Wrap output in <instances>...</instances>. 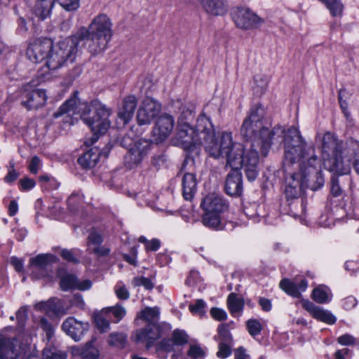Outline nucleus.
I'll use <instances>...</instances> for the list:
<instances>
[{
    "instance_id": "nucleus-19",
    "label": "nucleus",
    "mask_w": 359,
    "mask_h": 359,
    "mask_svg": "<svg viewBox=\"0 0 359 359\" xmlns=\"http://www.w3.org/2000/svg\"><path fill=\"white\" fill-rule=\"evenodd\" d=\"M205 212L222 213L226 208L222 196L217 193L208 194L201 204Z\"/></svg>"
},
{
    "instance_id": "nucleus-38",
    "label": "nucleus",
    "mask_w": 359,
    "mask_h": 359,
    "mask_svg": "<svg viewBox=\"0 0 359 359\" xmlns=\"http://www.w3.org/2000/svg\"><path fill=\"white\" fill-rule=\"evenodd\" d=\"M102 242H103V237L101 234H100L95 231L90 232L88 237V243H87L88 250H91L92 248L95 246L101 245V243Z\"/></svg>"
},
{
    "instance_id": "nucleus-45",
    "label": "nucleus",
    "mask_w": 359,
    "mask_h": 359,
    "mask_svg": "<svg viewBox=\"0 0 359 359\" xmlns=\"http://www.w3.org/2000/svg\"><path fill=\"white\" fill-rule=\"evenodd\" d=\"M114 292L119 299L126 300L130 297V293L123 283H118L114 287Z\"/></svg>"
},
{
    "instance_id": "nucleus-2",
    "label": "nucleus",
    "mask_w": 359,
    "mask_h": 359,
    "mask_svg": "<svg viewBox=\"0 0 359 359\" xmlns=\"http://www.w3.org/2000/svg\"><path fill=\"white\" fill-rule=\"evenodd\" d=\"M230 134L222 133L220 138L215 137L213 124L205 114H201L195 126L190 124L177 125L176 143L186 150L204 144L209 154L219 158L223 157V152L231 143Z\"/></svg>"
},
{
    "instance_id": "nucleus-30",
    "label": "nucleus",
    "mask_w": 359,
    "mask_h": 359,
    "mask_svg": "<svg viewBox=\"0 0 359 359\" xmlns=\"http://www.w3.org/2000/svg\"><path fill=\"white\" fill-rule=\"evenodd\" d=\"M228 308L231 314L240 313L243 311L244 307L243 299L233 292L230 293L227 298Z\"/></svg>"
},
{
    "instance_id": "nucleus-36",
    "label": "nucleus",
    "mask_w": 359,
    "mask_h": 359,
    "mask_svg": "<svg viewBox=\"0 0 359 359\" xmlns=\"http://www.w3.org/2000/svg\"><path fill=\"white\" fill-rule=\"evenodd\" d=\"M77 283V278L72 274H65L60 278V287L64 291L74 290Z\"/></svg>"
},
{
    "instance_id": "nucleus-46",
    "label": "nucleus",
    "mask_w": 359,
    "mask_h": 359,
    "mask_svg": "<svg viewBox=\"0 0 359 359\" xmlns=\"http://www.w3.org/2000/svg\"><path fill=\"white\" fill-rule=\"evenodd\" d=\"M218 334L220 339L222 341V342H224L228 344H231L232 337L226 325H220L218 327Z\"/></svg>"
},
{
    "instance_id": "nucleus-28",
    "label": "nucleus",
    "mask_w": 359,
    "mask_h": 359,
    "mask_svg": "<svg viewBox=\"0 0 359 359\" xmlns=\"http://www.w3.org/2000/svg\"><path fill=\"white\" fill-rule=\"evenodd\" d=\"M56 261L57 257L53 255L41 254L31 258L29 263L32 266H34L39 270H42L46 269L49 264L54 263Z\"/></svg>"
},
{
    "instance_id": "nucleus-16",
    "label": "nucleus",
    "mask_w": 359,
    "mask_h": 359,
    "mask_svg": "<svg viewBox=\"0 0 359 359\" xmlns=\"http://www.w3.org/2000/svg\"><path fill=\"white\" fill-rule=\"evenodd\" d=\"M301 304L302 307L317 320L329 325L335 323L337 318L330 311L317 306L313 302L307 299H302Z\"/></svg>"
},
{
    "instance_id": "nucleus-47",
    "label": "nucleus",
    "mask_w": 359,
    "mask_h": 359,
    "mask_svg": "<svg viewBox=\"0 0 359 359\" xmlns=\"http://www.w3.org/2000/svg\"><path fill=\"white\" fill-rule=\"evenodd\" d=\"M39 325L40 327L46 332L47 338L50 339L54 334L53 325L45 318H41L39 320Z\"/></svg>"
},
{
    "instance_id": "nucleus-15",
    "label": "nucleus",
    "mask_w": 359,
    "mask_h": 359,
    "mask_svg": "<svg viewBox=\"0 0 359 359\" xmlns=\"http://www.w3.org/2000/svg\"><path fill=\"white\" fill-rule=\"evenodd\" d=\"M164 327H166V325H160L159 323L147 324L144 329L137 331V340L147 341V346L149 347L155 340L163 335Z\"/></svg>"
},
{
    "instance_id": "nucleus-62",
    "label": "nucleus",
    "mask_w": 359,
    "mask_h": 359,
    "mask_svg": "<svg viewBox=\"0 0 359 359\" xmlns=\"http://www.w3.org/2000/svg\"><path fill=\"white\" fill-rule=\"evenodd\" d=\"M331 191L334 196H337L341 194V189L339 185L337 177H332L331 180Z\"/></svg>"
},
{
    "instance_id": "nucleus-50",
    "label": "nucleus",
    "mask_w": 359,
    "mask_h": 359,
    "mask_svg": "<svg viewBox=\"0 0 359 359\" xmlns=\"http://www.w3.org/2000/svg\"><path fill=\"white\" fill-rule=\"evenodd\" d=\"M62 7L67 11H74L79 6L80 0H57Z\"/></svg>"
},
{
    "instance_id": "nucleus-34",
    "label": "nucleus",
    "mask_w": 359,
    "mask_h": 359,
    "mask_svg": "<svg viewBox=\"0 0 359 359\" xmlns=\"http://www.w3.org/2000/svg\"><path fill=\"white\" fill-rule=\"evenodd\" d=\"M269 77L263 74H257L254 77V88L257 93H263L269 83Z\"/></svg>"
},
{
    "instance_id": "nucleus-33",
    "label": "nucleus",
    "mask_w": 359,
    "mask_h": 359,
    "mask_svg": "<svg viewBox=\"0 0 359 359\" xmlns=\"http://www.w3.org/2000/svg\"><path fill=\"white\" fill-rule=\"evenodd\" d=\"M66 353L55 346L46 347L43 351L42 359H66Z\"/></svg>"
},
{
    "instance_id": "nucleus-21",
    "label": "nucleus",
    "mask_w": 359,
    "mask_h": 359,
    "mask_svg": "<svg viewBox=\"0 0 359 359\" xmlns=\"http://www.w3.org/2000/svg\"><path fill=\"white\" fill-rule=\"evenodd\" d=\"M93 344V341H90L83 346H72L71 347V353L74 357H80L83 359H98L99 350Z\"/></svg>"
},
{
    "instance_id": "nucleus-49",
    "label": "nucleus",
    "mask_w": 359,
    "mask_h": 359,
    "mask_svg": "<svg viewBox=\"0 0 359 359\" xmlns=\"http://www.w3.org/2000/svg\"><path fill=\"white\" fill-rule=\"evenodd\" d=\"M34 309L41 311L48 312L49 311L55 309L54 306V300H48L47 302H40L34 305Z\"/></svg>"
},
{
    "instance_id": "nucleus-29",
    "label": "nucleus",
    "mask_w": 359,
    "mask_h": 359,
    "mask_svg": "<svg viewBox=\"0 0 359 359\" xmlns=\"http://www.w3.org/2000/svg\"><path fill=\"white\" fill-rule=\"evenodd\" d=\"M220 215V212H205L202 219L203 225L213 229H221L222 226Z\"/></svg>"
},
{
    "instance_id": "nucleus-27",
    "label": "nucleus",
    "mask_w": 359,
    "mask_h": 359,
    "mask_svg": "<svg viewBox=\"0 0 359 359\" xmlns=\"http://www.w3.org/2000/svg\"><path fill=\"white\" fill-rule=\"evenodd\" d=\"M332 298L330 289L323 285L314 288L312 292V299L318 304L329 303Z\"/></svg>"
},
{
    "instance_id": "nucleus-40",
    "label": "nucleus",
    "mask_w": 359,
    "mask_h": 359,
    "mask_svg": "<svg viewBox=\"0 0 359 359\" xmlns=\"http://www.w3.org/2000/svg\"><path fill=\"white\" fill-rule=\"evenodd\" d=\"M187 354L192 359H203L205 356V351L199 345L191 344Z\"/></svg>"
},
{
    "instance_id": "nucleus-35",
    "label": "nucleus",
    "mask_w": 359,
    "mask_h": 359,
    "mask_svg": "<svg viewBox=\"0 0 359 359\" xmlns=\"http://www.w3.org/2000/svg\"><path fill=\"white\" fill-rule=\"evenodd\" d=\"M109 318L103 310L95 316L96 326L101 332H105L109 329Z\"/></svg>"
},
{
    "instance_id": "nucleus-10",
    "label": "nucleus",
    "mask_w": 359,
    "mask_h": 359,
    "mask_svg": "<svg viewBox=\"0 0 359 359\" xmlns=\"http://www.w3.org/2000/svg\"><path fill=\"white\" fill-rule=\"evenodd\" d=\"M150 149V143L144 139L136 140L125 156L126 166L132 169L138 166Z\"/></svg>"
},
{
    "instance_id": "nucleus-51",
    "label": "nucleus",
    "mask_w": 359,
    "mask_h": 359,
    "mask_svg": "<svg viewBox=\"0 0 359 359\" xmlns=\"http://www.w3.org/2000/svg\"><path fill=\"white\" fill-rule=\"evenodd\" d=\"M231 354L230 345L224 342L219 344V350L217 353V356L219 358H226Z\"/></svg>"
},
{
    "instance_id": "nucleus-55",
    "label": "nucleus",
    "mask_w": 359,
    "mask_h": 359,
    "mask_svg": "<svg viewBox=\"0 0 359 359\" xmlns=\"http://www.w3.org/2000/svg\"><path fill=\"white\" fill-rule=\"evenodd\" d=\"M20 184L21 190L27 191L34 188L36 183L34 180L26 177L20 180Z\"/></svg>"
},
{
    "instance_id": "nucleus-37",
    "label": "nucleus",
    "mask_w": 359,
    "mask_h": 359,
    "mask_svg": "<svg viewBox=\"0 0 359 359\" xmlns=\"http://www.w3.org/2000/svg\"><path fill=\"white\" fill-rule=\"evenodd\" d=\"M172 341L175 345H184L188 342V335L184 330L177 329L172 332Z\"/></svg>"
},
{
    "instance_id": "nucleus-56",
    "label": "nucleus",
    "mask_w": 359,
    "mask_h": 359,
    "mask_svg": "<svg viewBox=\"0 0 359 359\" xmlns=\"http://www.w3.org/2000/svg\"><path fill=\"white\" fill-rule=\"evenodd\" d=\"M90 251L99 257L107 256L110 252L108 248L101 245L93 247Z\"/></svg>"
},
{
    "instance_id": "nucleus-26",
    "label": "nucleus",
    "mask_w": 359,
    "mask_h": 359,
    "mask_svg": "<svg viewBox=\"0 0 359 359\" xmlns=\"http://www.w3.org/2000/svg\"><path fill=\"white\" fill-rule=\"evenodd\" d=\"M53 5V0H37L33 13L39 20H43L49 17Z\"/></svg>"
},
{
    "instance_id": "nucleus-43",
    "label": "nucleus",
    "mask_w": 359,
    "mask_h": 359,
    "mask_svg": "<svg viewBox=\"0 0 359 359\" xmlns=\"http://www.w3.org/2000/svg\"><path fill=\"white\" fill-rule=\"evenodd\" d=\"M126 336L123 333H111L109 335L108 342L110 345L123 346L126 342Z\"/></svg>"
},
{
    "instance_id": "nucleus-39",
    "label": "nucleus",
    "mask_w": 359,
    "mask_h": 359,
    "mask_svg": "<svg viewBox=\"0 0 359 359\" xmlns=\"http://www.w3.org/2000/svg\"><path fill=\"white\" fill-rule=\"evenodd\" d=\"M194 116V110L189 107H184L178 119L177 125L189 124V121L193 119Z\"/></svg>"
},
{
    "instance_id": "nucleus-53",
    "label": "nucleus",
    "mask_w": 359,
    "mask_h": 359,
    "mask_svg": "<svg viewBox=\"0 0 359 359\" xmlns=\"http://www.w3.org/2000/svg\"><path fill=\"white\" fill-rule=\"evenodd\" d=\"M27 306H24L19 309L16 313V318L20 327L24 325L25 321L27 318Z\"/></svg>"
},
{
    "instance_id": "nucleus-57",
    "label": "nucleus",
    "mask_w": 359,
    "mask_h": 359,
    "mask_svg": "<svg viewBox=\"0 0 359 359\" xmlns=\"http://www.w3.org/2000/svg\"><path fill=\"white\" fill-rule=\"evenodd\" d=\"M41 167V161L39 157L34 156L32 158L29 170L33 174H36Z\"/></svg>"
},
{
    "instance_id": "nucleus-5",
    "label": "nucleus",
    "mask_w": 359,
    "mask_h": 359,
    "mask_svg": "<svg viewBox=\"0 0 359 359\" xmlns=\"http://www.w3.org/2000/svg\"><path fill=\"white\" fill-rule=\"evenodd\" d=\"M111 114V109L98 101H92L89 104L81 102L78 93H75L59 108L54 116L57 118L65 114L68 116L79 114L83 121L93 132L90 140L86 142L88 146H90L97 141V133L103 134L109 128L111 121L109 118Z\"/></svg>"
},
{
    "instance_id": "nucleus-44",
    "label": "nucleus",
    "mask_w": 359,
    "mask_h": 359,
    "mask_svg": "<svg viewBox=\"0 0 359 359\" xmlns=\"http://www.w3.org/2000/svg\"><path fill=\"white\" fill-rule=\"evenodd\" d=\"M133 285L135 287L143 286L147 290H151L154 287L151 280L143 276L135 277L133 280Z\"/></svg>"
},
{
    "instance_id": "nucleus-4",
    "label": "nucleus",
    "mask_w": 359,
    "mask_h": 359,
    "mask_svg": "<svg viewBox=\"0 0 359 359\" xmlns=\"http://www.w3.org/2000/svg\"><path fill=\"white\" fill-rule=\"evenodd\" d=\"M81 48L74 35L56 43L50 39L39 38L29 43L26 55L34 63L46 60L47 70H43L52 76L50 71L74 62Z\"/></svg>"
},
{
    "instance_id": "nucleus-61",
    "label": "nucleus",
    "mask_w": 359,
    "mask_h": 359,
    "mask_svg": "<svg viewBox=\"0 0 359 359\" xmlns=\"http://www.w3.org/2000/svg\"><path fill=\"white\" fill-rule=\"evenodd\" d=\"M92 282L90 280H84L81 281H79L77 280L76 285L75 286V289H77L79 290H88L91 288L92 287Z\"/></svg>"
},
{
    "instance_id": "nucleus-63",
    "label": "nucleus",
    "mask_w": 359,
    "mask_h": 359,
    "mask_svg": "<svg viewBox=\"0 0 359 359\" xmlns=\"http://www.w3.org/2000/svg\"><path fill=\"white\" fill-rule=\"evenodd\" d=\"M14 165H11V170H9L7 175L5 177V181L8 183H11L14 182L18 177V173L13 168Z\"/></svg>"
},
{
    "instance_id": "nucleus-23",
    "label": "nucleus",
    "mask_w": 359,
    "mask_h": 359,
    "mask_svg": "<svg viewBox=\"0 0 359 359\" xmlns=\"http://www.w3.org/2000/svg\"><path fill=\"white\" fill-rule=\"evenodd\" d=\"M182 196L187 201H191L197 189L196 175L193 173H185L182 178Z\"/></svg>"
},
{
    "instance_id": "nucleus-11",
    "label": "nucleus",
    "mask_w": 359,
    "mask_h": 359,
    "mask_svg": "<svg viewBox=\"0 0 359 359\" xmlns=\"http://www.w3.org/2000/svg\"><path fill=\"white\" fill-rule=\"evenodd\" d=\"M232 18L236 27L241 29H255L263 23L262 18L246 8H238Z\"/></svg>"
},
{
    "instance_id": "nucleus-13",
    "label": "nucleus",
    "mask_w": 359,
    "mask_h": 359,
    "mask_svg": "<svg viewBox=\"0 0 359 359\" xmlns=\"http://www.w3.org/2000/svg\"><path fill=\"white\" fill-rule=\"evenodd\" d=\"M8 330H12V328H6L0 332V359H15L22 350V346L16 339L7 336L6 332Z\"/></svg>"
},
{
    "instance_id": "nucleus-58",
    "label": "nucleus",
    "mask_w": 359,
    "mask_h": 359,
    "mask_svg": "<svg viewBox=\"0 0 359 359\" xmlns=\"http://www.w3.org/2000/svg\"><path fill=\"white\" fill-rule=\"evenodd\" d=\"M357 300L353 296H348L343 300V307L346 310L353 309L357 305Z\"/></svg>"
},
{
    "instance_id": "nucleus-14",
    "label": "nucleus",
    "mask_w": 359,
    "mask_h": 359,
    "mask_svg": "<svg viewBox=\"0 0 359 359\" xmlns=\"http://www.w3.org/2000/svg\"><path fill=\"white\" fill-rule=\"evenodd\" d=\"M175 125L173 117L168 114L160 116L152 130L154 137L157 142H163L172 133Z\"/></svg>"
},
{
    "instance_id": "nucleus-41",
    "label": "nucleus",
    "mask_w": 359,
    "mask_h": 359,
    "mask_svg": "<svg viewBox=\"0 0 359 359\" xmlns=\"http://www.w3.org/2000/svg\"><path fill=\"white\" fill-rule=\"evenodd\" d=\"M205 303L202 299L196 300L194 304H190L189 306V311L194 315L203 316L205 313Z\"/></svg>"
},
{
    "instance_id": "nucleus-48",
    "label": "nucleus",
    "mask_w": 359,
    "mask_h": 359,
    "mask_svg": "<svg viewBox=\"0 0 359 359\" xmlns=\"http://www.w3.org/2000/svg\"><path fill=\"white\" fill-rule=\"evenodd\" d=\"M39 325L40 327L46 332L47 338L50 339L54 334L53 325L45 318H41L39 320Z\"/></svg>"
},
{
    "instance_id": "nucleus-54",
    "label": "nucleus",
    "mask_w": 359,
    "mask_h": 359,
    "mask_svg": "<svg viewBox=\"0 0 359 359\" xmlns=\"http://www.w3.org/2000/svg\"><path fill=\"white\" fill-rule=\"evenodd\" d=\"M339 344L343 346L352 345L355 343V339L351 334H345L337 339Z\"/></svg>"
},
{
    "instance_id": "nucleus-6",
    "label": "nucleus",
    "mask_w": 359,
    "mask_h": 359,
    "mask_svg": "<svg viewBox=\"0 0 359 359\" xmlns=\"http://www.w3.org/2000/svg\"><path fill=\"white\" fill-rule=\"evenodd\" d=\"M282 142L285 148L284 168L289 170L296 165L302 172L318 173L320 161L315 154V147L305 141L296 127L285 130Z\"/></svg>"
},
{
    "instance_id": "nucleus-7",
    "label": "nucleus",
    "mask_w": 359,
    "mask_h": 359,
    "mask_svg": "<svg viewBox=\"0 0 359 359\" xmlns=\"http://www.w3.org/2000/svg\"><path fill=\"white\" fill-rule=\"evenodd\" d=\"M112 35V23L105 14L95 17L88 27H81L74 34L81 47L86 45L92 54H98L107 47Z\"/></svg>"
},
{
    "instance_id": "nucleus-8",
    "label": "nucleus",
    "mask_w": 359,
    "mask_h": 359,
    "mask_svg": "<svg viewBox=\"0 0 359 359\" xmlns=\"http://www.w3.org/2000/svg\"><path fill=\"white\" fill-rule=\"evenodd\" d=\"M49 73L43 70L37 72L36 79L24 86L22 88V104L28 109H34L43 106L47 99L46 91L36 87L43 82L51 79Z\"/></svg>"
},
{
    "instance_id": "nucleus-60",
    "label": "nucleus",
    "mask_w": 359,
    "mask_h": 359,
    "mask_svg": "<svg viewBox=\"0 0 359 359\" xmlns=\"http://www.w3.org/2000/svg\"><path fill=\"white\" fill-rule=\"evenodd\" d=\"M60 255L62 257L70 262L76 263L78 262L76 258L74 257L73 252L72 250L64 249L61 251Z\"/></svg>"
},
{
    "instance_id": "nucleus-20",
    "label": "nucleus",
    "mask_w": 359,
    "mask_h": 359,
    "mask_svg": "<svg viewBox=\"0 0 359 359\" xmlns=\"http://www.w3.org/2000/svg\"><path fill=\"white\" fill-rule=\"evenodd\" d=\"M137 100L134 95L126 97L118 111V116L124 124L128 123L133 116L137 107Z\"/></svg>"
},
{
    "instance_id": "nucleus-17",
    "label": "nucleus",
    "mask_w": 359,
    "mask_h": 359,
    "mask_svg": "<svg viewBox=\"0 0 359 359\" xmlns=\"http://www.w3.org/2000/svg\"><path fill=\"white\" fill-rule=\"evenodd\" d=\"M62 328L67 335L77 341L81 340L85 332L88 330V324L69 317L63 322Z\"/></svg>"
},
{
    "instance_id": "nucleus-24",
    "label": "nucleus",
    "mask_w": 359,
    "mask_h": 359,
    "mask_svg": "<svg viewBox=\"0 0 359 359\" xmlns=\"http://www.w3.org/2000/svg\"><path fill=\"white\" fill-rule=\"evenodd\" d=\"M205 11L212 15H223L227 12L224 0H199Z\"/></svg>"
},
{
    "instance_id": "nucleus-42",
    "label": "nucleus",
    "mask_w": 359,
    "mask_h": 359,
    "mask_svg": "<svg viewBox=\"0 0 359 359\" xmlns=\"http://www.w3.org/2000/svg\"><path fill=\"white\" fill-rule=\"evenodd\" d=\"M247 328L252 336H256L261 332L262 326L258 320L250 319L247 322Z\"/></svg>"
},
{
    "instance_id": "nucleus-32",
    "label": "nucleus",
    "mask_w": 359,
    "mask_h": 359,
    "mask_svg": "<svg viewBox=\"0 0 359 359\" xmlns=\"http://www.w3.org/2000/svg\"><path fill=\"white\" fill-rule=\"evenodd\" d=\"M108 316L111 313L114 318V323H118L126 315V309L120 304L114 306L107 307L102 309Z\"/></svg>"
},
{
    "instance_id": "nucleus-59",
    "label": "nucleus",
    "mask_w": 359,
    "mask_h": 359,
    "mask_svg": "<svg viewBox=\"0 0 359 359\" xmlns=\"http://www.w3.org/2000/svg\"><path fill=\"white\" fill-rule=\"evenodd\" d=\"M250 357L245 348L242 346L234 350V359H249Z\"/></svg>"
},
{
    "instance_id": "nucleus-12",
    "label": "nucleus",
    "mask_w": 359,
    "mask_h": 359,
    "mask_svg": "<svg viewBox=\"0 0 359 359\" xmlns=\"http://www.w3.org/2000/svg\"><path fill=\"white\" fill-rule=\"evenodd\" d=\"M161 105L155 100L147 97L141 103L137 114V123L140 126L148 125L158 115Z\"/></svg>"
},
{
    "instance_id": "nucleus-9",
    "label": "nucleus",
    "mask_w": 359,
    "mask_h": 359,
    "mask_svg": "<svg viewBox=\"0 0 359 359\" xmlns=\"http://www.w3.org/2000/svg\"><path fill=\"white\" fill-rule=\"evenodd\" d=\"M285 169V194L287 198L293 199L299 197L304 192L307 182V178L313 173H309L308 170L299 172H293L290 168Z\"/></svg>"
},
{
    "instance_id": "nucleus-3",
    "label": "nucleus",
    "mask_w": 359,
    "mask_h": 359,
    "mask_svg": "<svg viewBox=\"0 0 359 359\" xmlns=\"http://www.w3.org/2000/svg\"><path fill=\"white\" fill-rule=\"evenodd\" d=\"M316 141L320 143L321 158L325 169L336 175L350 172L351 161L359 174V142L351 140L348 144L330 132L318 133Z\"/></svg>"
},
{
    "instance_id": "nucleus-1",
    "label": "nucleus",
    "mask_w": 359,
    "mask_h": 359,
    "mask_svg": "<svg viewBox=\"0 0 359 359\" xmlns=\"http://www.w3.org/2000/svg\"><path fill=\"white\" fill-rule=\"evenodd\" d=\"M265 109L262 105L253 106L241 128V135L246 140L243 144L234 142L231 132V143L227 149L222 151L226 158V165L233 168H243L249 181H254L259 173V162L264 158L272 145H280L285 128L276 126L269 129L264 124Z\"/></svg>"
},
{
    "instance_id": "nucleus-25",
    "label": "nucleus",
    "mask_w": 359,
    "mask_h": 359,
    "mask_svg": "<svg viewBox=\"0 0 359 359\" xmlns=\"http://www.w3.org/2000/svg\"><path fill=\"white\" fill-rule=\"evenodd\" d=\"M102 152L97 147H93L79 159V163L84 168H91L96 165Z\"/></svg>"
},
{
    "instance_id": "nucleus-22",
    "label": "nucleus",
    "mask_w": 359,
    "mask_h": 359,
    "mask_svg": "<svg viewBox=\"0 0 359 359\" xmlns=\"http://www.w3.org/2000/svg\"><path fill=\"white\" fill-rule=\"evenodd\" d=\"M308 284L305 280L302 279L299 282L297 280L291 281L288 279H283L280 282V287L287 294L294 297H299L302 292H304Z\"/></svg>"
},
{
    "instance_id": "nucleus-52",
    "label": "nucleus",
    "mask_w": 359,
    "mask_h": 359,
    "mask_svg": "<svg viewBox=\"0 0 359 359\" xmlns=\"http://www.w3.org/2000/svg\"><path fill=\"white\" fill-rule=\"evenodd\" d=\"M210 315L214 319L219 321L224 320L227 318V314L224 310L216 307L210 309Z\"/></svg>"
},
{
    "instance_id": "nucleus-18",
    "label": "nucleus",
    "mask_w": 359,
    "mask_h": 359,
    "mask_svg": "<svg viewBox=\"0 0 359 359\" xmlns=\"http://www.w3.org/2000/svg\"><path fill=\"white\" fill-rule=\"evenodd\" d=\"M226 166H227L226 164ZM231 168L233 170L228 174L226 177L225 184L226 193L230 196H240L243 191L242 175L239 172L241 168H233L231 167ZM242 169L243 170V168Z\"/></svg>"
},
{
    "instance_id": "nucleus-64",
    "label": "nucleus",
    "mask_w": 359,
    "mask_h": 359,
    "mask_svg": "<svg viewBox=\"0 0 359 359\" xmlns=\"http://www.w3.org/2000/svg\"><path fill=\"white\" fill-rule=\"evenodd\" d=\"M71 304L73 306H77L79 308H83L85 304L83 297L79 294H74L72 297L71 299Z\"/></svg>"
},
{
    "instance_id": "nucleus-31",
    "label": "nucleus",
    "mask_w": 359,
    "mask_h": 359,
    "mask_svg": "<svg viewBox=\"0 0 359 359\" xmlns=\"http://www.w3.org/2000/svg\"><path fill=\"white\" fill-rule=\"evenodd\" d=\"M159 309L157 307H146L138 315L137 317L144 320L149 323H158Z\"/></svg>"
}]
</instances>
